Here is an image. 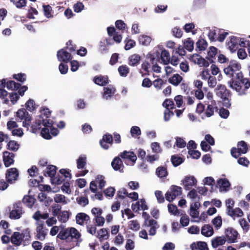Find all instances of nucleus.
Wrapping results in <instances>:
<instances>
[{
  "label": "nucleus",
  "instance_id": "14",
  "mask_svg": "<svg viewBox=\"0 0 250 250\" xmlns=\"http://www.w3.org/2000/svg\"><path fill=\"white\" fill-rule=\"evenodd\" d=\"M217 185L219 187L221 191H228L230 186V183L226 178H220L217 180Z\"/></svg>",
  "mask_w": 250,
  "mask_h": 250
},
{
  "label": "nucleus",
  "instance_id": "28",
  "mask_svg": "<svg viewBox=\"0 0 250 250\" xmlns=\"http://www.w3.org/2000/svg\"><path fill=\"white\" fill-rule=\"evenodd\" d=\"M120 157L123 159H128L133 162H135L137 160V157L133 152L127 151L126 150L121 153Z\"/></svg>",
  "mask_w": 250,
  "mask_h": 250
},
{
  "label": "nucleus",
  "instance_id": "30",
  "mask_svg": "<svg viewBox=\"0 0 250 250\" xmlns=\"http://www.w3.org/2000/svg\"><path fill=\"white\" fill-rule=\"evenodd\" d=\"M6 145V148L10 151L16 152L17 151L20 147V145L18 142L14 140H8Z\"/></svg>",
  "mask_w": 250,
  "mask_h": 250
},
{
  "label": "nucleus",
  "instance_id": "29",
  "mask_svg": "<svg viewBox=\"0 0 250 250\" xmlns=\"http://www.w3.org/2000/svg\"><path fill=\"white\" fill-rule=\"evenodd\" d=\"M43 12L44 16L48 18H53V11L52 7L49 4L46 5L43 4L42 5Z\"/></svg>",
  "mask_w": 250,
  "mask_h": 250
},
{
  "label": "nucleus",
  "instance_id": "44",
  "mask_svg": "<svg viewBox=\"0 0 250 250\" xmlns=\"http://www.w3.org/2000/svg\"><path fill=\"white\" fill-rule=\"evenodd\" d=\"M196 46L200 51H203L207 47L208 43L205 40L200 39L196 42Z\"/></svg>",
  "mask_w": 250,
  "mask_h": 250
},
{
  "label": "nucleus",
  "instance_id": "21",
  "mask_svg": "<svg viewBox=\"0 0 250 250\" xmlns=\"http://www.w3.org/2000/svg\"><path fill=\"white\" fill-rule=\"evenodd\" d=\"M93 81L96 84L100 86H104L109 83L108 78L107 76H95Z\"/></svg>",
  "mask_w": 250,
  "mask_h": 250
},
{
  "label": "nucleus",
  "instance_id": "51",
  "mask_svg": "<svg viewBox=\"0 0 250 250\" xmlns=\"http://www.w3.org/2000/svg\"><path fill=\"white\" fill-rule=\"evenodd\" d=\"M13 78L22 83L26 81V76L24 73H20L17 74H14Z\"/></svg>",
  "mask_w": 250,
  "mask_h": 250
},
{
  "label": "nucleus",
  "instance_id": "20",
  "mask_svg": "<svg viewBox=\"0 0 250 250\" xmlns=\"http://www.w3.org/2000/svg\"><path fill=\"white\" fill-rule=\"evenodd\" d=\"M36 199L32 195H25L23 196L22 202L26 207L31 208L36 202Z\"/></svg>",
  "mask_w": 250,
  "mask_h": 250
},
{
  "label": "nucleus",
  "instance_id": "32",
  "mask_svg": "<svg viewBox=\"0 0 250 250\" xmlns=\"http://www.w3.org/2000/svg\"><path fill=\"white\" fill-rule=\"evenodd\" d=\"M97 237L101 242L104 239H107L108 238V229H101L97 232Z\"/></svg>",
  "mask_w": 250,
  "mask_h": 250
},
{
  "label": "nucleus",
  "instance_id": "57",
  "mask_svg": "<svg viewBox=\"0 0 250 250\" xmlns=\"http://www.w3.org/2000/svg\"><path fill=\"white\" fill-rule=\"evenodd\" d=\"M175 145L177 147L179 148H184L186 146V142L183 138L179 137H176L175 138Z\"/></svg>",
  "mask_w": 250,
  "mask_h": 250
},
{
  "label": "nucleus",
  "instance_id": "19",
  "mask_svg": "<svg viewBox=\"0 0 250 250\" xmlns=\"http://www.w3.org/2000/svg\"><path fill=\"white\" fill-rule=\"evenodd\" d=\"M6 83L4 79L0 81V86L2 88H0V98L4 99V103L7 104L9 102V100L5 99V97L8 95V92L4 89L5 86H6Z\"/></svg>",
  "mask_w": 250,
  "mask_h": 250
},
{
  "label": "nucleus",
  "instance_id": "12",
  "mask_svg": "<svg viewBox=\"0 0 250 250\" xmlns=\"http://www.w3.org/2000/svg\"><path fill=\"white\" fill-rule=\"evenodd\" d=\"M113 137L109 133H106L103 136V138L100 141V144L104 149H107L109 146L107 144L112 145L113 144Z\"/></svg>",
  "mask_w": 250,
  "mask_h": 250
},
{
  "label": "nucleus",
  "instance_id": "37",
  "mask_svg": "<svg viewBox=\"0 0 250 250\" xmlns=\"http://www.w3.org/2000/svg\"><path fill=\"white\" fill-rule=\"evenodd\" d=\"M139 42L143 45H148L151 41V38L145 35H141L139 37Z\"/></svg>",
  "mask_w": 250,
  "mask_h": 250
},
{
  "label": "nucleus",
  "instance_id": "50",
  "mask_svg": "<svg viewBox=\"0 0 250 250\" xmlns=\"http://www.w3.org/2000/svg\"><path fill=\"white\" fill-rule=\"evenodd\" d=\"M93 221L96 223V225L99 227H102L104 225L105 222V219L104 217L101 216H95Z\"/></svg>",
  "mask_w": 250,
  "mask_h": 250
},
{
  "label": "nucleus",
  "instance_id": "55",
  "mask_svg": "<svg viewBox=\"0 0 250 250\" xmlns=\"http://www.w3.org/2000/svg\"><path fill=\"white\" fill-rule=\"evenodd\" d=\"M173 36L177 38H180L182 37L183 31L179 27H175L171 30Z\"/></svg>",
  "mask_w": 250,
  "mask_h": 250
},
{
  "label": "nucleus",
  "instance_id": "47",
  "mask_svg": "<svg viewBox=\"0 0 250 250\" xmlns=\"http://www.w3.org/2000/svg\"><path fill=\"white\" fill-rule=\"evenodd\" d=\"M171 161L174 167H177L183 162V159L176 155H172L171 158Z\"/></svg>",
  "mask_w": 250,
  "mask_h": 250
},
{
  "label": "nucleus",
  "instance_id": "49",
  "mask_svg": "<svg viewBox=\"0 0 250 250\" xmlns=\"http://www.w3.org/2000/svg\"><path fill=\"white\" fill-rule=\"evenodd\" d=\"M168 210L170 213H172L175 215H180L179 210L178 209L176 205H174L173 204H168ZM182 215V214H180V215Z\"/></svg>",
  "mask_w": 250,
  "mask_h": 250
},
{
  "label": "nucleus",
  "instance_id": "63",
  "mask_svg": "<svg viewBox=\"0 0 250 250\" xmlns=\"http://www.w3.org/2000/svg\"><path fill=\"white\" fill-rule=\"evenodd\" d=\"M26 109L32 111L35 109V102L33 100L29 99L25 104Z\"/></svg>",
  "mask_w": 250,
  "mask_h": 250
},
{
  "label": "nucleus",
  "instance_id": "60",
  "mask_svg": "<svg viewBox=\"0 0 250 250\" xmlns=\"http://www.w3.org/2000/svg\"><path fill=\"white\" fill-rule=\"evenodd\" d=\"M125 49L126 50H129L131 48L133 47L135 44V42L131 39H128L126 38L125 40Z\"/></svg>",
  "mask_w": 250,
  "mask_h": 250
},
{
  "label": "nucleus",
  "instance_id": "4",
  "mask_svg": "<svg viewBox=\"0 0 250 250\" xmlns=\"http://www.w3.org/2000/svg\"><path fill=\"white\" fill-rule=\"evenodd\" d=\"M24 213L21 203L19 201L13 204V208L9 213V218L11 219L17 220L21 217Z\"/></svg>",
  "mask_w": 250,
  "mask_h": 250
},
{
  "label": "nucleus",
  "instance_id": "6",
  "mask_svg": "<svg viewBox=\"0 0 250 250\" xmlns=\"http://www.w3.org/2000/svg\"><path fill=\"white\" fill-rule=\"evenodd\" d=\"M170 191H167L165 194V198L167 201L171 202L176 197L180 196L182 193V188L175 185H172L170 188Z\"/></svg>",
  "mask_w": 250,
  "mask_h": 250
},
{
  "label": "nucleus",
  "instance_id": "62",
  "mask_svg": "<svg viewBox=\"0 0 250 250\" xmlns=\"http://www.w3.org/2000/svg\"><path fill=\"white\" fill-rule=\"evenodd\" d=\"M156 57H158V55H155L154 54H152L149 53L147 55L146 59L149 60V62L152 64L154 65L156 63H157L159 61V59L156 58Z\"/></svg>",
  "mask_w": 250,
  "mask_h": 250
},
{
  "label": "nucleus",
  "instance_id": "56",
  "mask_svg": "<svg viewBox=\"0 0 250 250\" xmlns=\"http://www.w3.org/2000/svg\"><path fill=\"white\" fill-rule=\"evenodd\" d=\"M124 190V194L126 195L129 198L132 199L133 201H136L138 199V194L136 192H133L128 193L126 189L125 188H123Z\"/></svg>",
  "mask_w": 250,
  "mask_h": 250
},
{
  "label": "nucleus",
  "instance_id": "26",
  "mask_svg": "<svg viewBox=\"0 0 250 250\" xmlns=\"http://www.w3.org/2000/svg\"><path fill=\"white\" fill-rule=\"evenodd\" d=\"M22 242L24 246H26L29 244L30 240V233L28 229L23 230L21 233Z\"/></svg>",
  "mask_w": 250,
  "mask_h": 250
},
{
  "label": "nucleus",
  "instance_id": "17",
  "mask_svg": "<svg viewBox=\"0 0 250 250\" xmlns=\"http://www.w3.org/2000/svg\"><path fill=\"white\" fill-rule=\"evenodd\" d=\"M76 221L78 224L83 225L84 222L87 223V221H90L89 216L85 213H78L76 216Z\"/></svg>",
  "mask_w": 250,
  "mask_h": 250
},
{
  "label": "nucleus",
  "instance_id": "59",
  "mask_svg": "<svg viewBox=\"0 0 250 250\" xmlns=\"http://www.w3.org/2000/svg\"><path fill=\"white\" fill-rule=\"evenodd\" d=\"M41 134L42 136L45 139L49 140L52 138L49 129L46 127H44L42 129Z\"/></svg>",
  "mask_w": 250,
  "mask_h": 250
},
{
  "label": "nucleus",
  "instance_id": "27",
  "mask_svg": "<svg viewBox=\"0 0 250 250\" xmlns=\"http://www.w3.org/2000/svg\"><path fill=\"white\" fill-rule=\"evenodd\" d=\"M11 242L16 246H20L22 243L21 233L14 232L11 236Z\"/></svg>",
  "mask_w": 250,
  "mask_h": 250
},
{
  "label": "nucleus",
  "instance_id": "18",
  "mask_svg": "<svg viewBox=\"0 0 250 250\" xmlns=\"http://www.w3.org/2000/svg\"><path fill=\"white\" fill-rule=\"evenodd\" d=\"M227 241L224 236H217L211 240V245L213 248H217L219 246H223Z\"/></svg>",
  "mask_w": 250,
  "mask_h": 250
},
{
  "label": "nucleus",
  "instance_id": "9",
  "mask_svg": "<svg viewBox=\"0 0 250 250\" xmlns=\"http://www.w3.org/2000/svg\"><path fill=\"white\" fill-rule=\"evenodd\" d=\"M57 58L59 61L67 63L72 58L70 53L65 48H62L57 52Z\"/></svg>",
  "mask_w": 250,
  "mask_h": 250
},
{
  "label": "nucleus",
  "instance_id": "61",
  "mask_svg": "<svg viewBox=\"0 0 250 250\" xmlns=\"http://www.w3.org/2000/svg\"><path fill=\"white\" fill-rule=\"evenodd\" d=\"M59 172L62 177L64 178V179L65 178L67 181L71 179V174L68 170L62 168L59 170Z\"/></svg>",
  "mask_w": 250,
  "mask_h": 250
},
{
  "label": "nucleus",
  "instance_id": "42",
  "mask_svg": "<svg viewBox=\"0 0 250 250\" xmlns=\"http://www.w3.org/2000/svg\"><path fill=\"white\" fill-rule=\"evenodd\" d=\"M237 147L239 151L242 154H246L248 150V146L247 144L244 141L239 142L237 144Z\"/></svg>",
  "mask_w": 250,
  "mask_h": 250
},
{
  "label": "nucleus",
  "instance_id": "35",
  "mask_svg": "<svg viewBox=\"0 0 250 250\" xmlns=\"http://www.w3.org/2000/svg\"><path fill=\"white\" fill-rule=\"evenodd\" d=\"M161 59L164 64H167L170 60L169 52L165 49L163 50L161 54Z\"/></svg>",
  "mask_w": 250,
  "mask_h": 250
},
{
  "label": "nucleus",
  "instance_id": "48",
  "mask_svg": "<svg viewBox=\"0 0 250 250\" xmlns=\"http://www.w3.org/2000/svg\"><path fill=\"white\" fill-rule=\"evenodd\" d=\"M49 214L48 213L42 214L39 210L37 211L33 215V218L36 220H39L40 219H46L48 218Z\"/></svg>",
  "mask_w": 250,
  "mask_h": 250
},
{
  "label": "nucleus",
  "instance_id": "52",
  "mask_svg": "<svg viewBox=\"0 0 250 250\" xmlns=\"http://www.w3.org/2000/svg\"><path fill=\"white\" fill-rule=\"evenodd\" d=\"M212 223L213 224L216 229H219L222 224V220L221 217L218 216L214 218L212 220Z\"/></svg>",
  "mask_w": 250,
  "mask_h": 250
},
{
  "label": "nucleus",
  "instance_id": "33",
  "mask_svg": "<svg viewBox=\"0 0 250 250\" xmlns=\"http://www.w3.org/2000/svg\"><path fill=\"white\" fill-rule=\"evenodd\" d=\"M104 96H105L106 99L108 97H111L114 94L116 89L114 87L111 85H109L107 87L104 88Z\"/></svg>",
  "mask_w": 250,
  "mask_h": 250
},
{
  "label": "nucleus",
  "instance_id": "10",
  "mask_svg": "<svg viewBox=\"0 0 250 250\" xmlns=\"http://www.w3.org/2000/svg\"><path fill=\"white\" fill-rule=\"evenodd\" d=\"M15 154L12 152L5 151L3 152V161L5 167H7L14 164Z\"/></svg>",
  "mask_w": 250,
  "mask_h": 250
},
{
  "label": "nucleus",
  "instance_id": "16",
  "mask_svg": "<svg viewBox=\"0 0 250 250\" xmlns=\"http://www.w3.org/2000/svg\"><path fill=\"white\" fill-rule=\"evenodd\" d=\"M111 166L115 170L123 172V163L119 157H116L113 159L111 162Z\"/></svg>",
  "mask_w": 250,
  "mask_h": 250
},
{
  "label": "nucleus",
  "instance_id": "38",
  "mask_svg": "<svg viewBox=\"0 0 250 250\" xmlns=\"http://www.w3.org/2000/svg\"><path fill=\"white\" fill-rule=\"evenodd\" d=\"M216 105L214 100L211 101V104H208L206 110L205 115L207 117H210L214 114V106Z\"/></svg>",
  "mask_w": 250,
  "mask_h": 250
},
{
  "label": "nucleus",
  "instance_id": "23",
  "mask_svg": "<svg viewBox=\"0 0 250 250\" xmlns=\"http://www.w3.org/2000/svg\"><path fill=\"white\" fill-rule=\"evenodd\" d=\"M214 230L211 226L209 224L204 225L201 229V234L206 236L209 237L213 234Z\"/></svg>",
  "mask_w": 250,
  "mask_h": 250
},
{
  "label": "nucleus",
  "instance_id": "11",
  "mask_svg": "<svg viewBox=\"0 0 250 250\" xmlns=\"http://www.w3.org/2000/svg\"><path fill=\"white\" fill-rule=\"evenodd\" d=\"M37 239L43 240L47 233V229L43 228V222H40L37 224L36 228Z\"/></svg>",
  "mask_w": 250,
  "mask_h": 250
},
{
  "label": "nucleus",
  "instance_id": "41",
  "mask_svg": "<svg viewBox=\"0 0 250 250\" xmlns=\"http://www.w3.org/2000/svg\"><path fill=\"white\" fill-rule=\"evenodd\" d=\"M141 67L142 69L146 72L145 73L143 74L142 71H140L142 77H144L145 75H148L149 74V69L150 67V64L149 61L145 60L142 64Z\"/></svg>",
  "mask_w": 250,
  "mask_h": 250
},
{
  "label": "nucleus",
  "instance_id": "36",
  "mask_svg": "<svg viewBox=\"0 0 250 250\" xmlns=\"http://www.w3.org/2000/svg\"><path fill=\"white\" fill-rule=\"evenodd\" d=\"M70 213L67 211H61L59 215L57 216L59 221L65 223L69 219Z\"/></svg>",
  "mask_w": 250,
  "mask_h": 250
},
{
  "label": "nucleus",
  "instance_id": "34",
  "mask_svg": "<svg viewBox=\"0 0 250 250\" xmlns=\"http://www.w3.org/2000/svg\"><path fill=\"white\" fill-rule=\"evenodd\" d=\"M183 80V78L178 74H175L168 79V82L172 84L177 86Z\"/></svg>",
  "mask_w": 250,
  "mask_h": 250
},
{
  "label": "nucleus",
  "instance_id": "22",
  "mask_svg": "<svg viewBox=\"0 0 250 250\" xmlns=\"http://www.w3.org/2000/svg\"><path fill=\"white\" fill-rule=\"evenodd\" d=\"M17 117L21 120L24 119L26 121H31L32 119L31 117L24 108L20 109L17 112Z\"/></svg>",
  "mask_w": 250,
  "mask_h": 250
},
{
  "label": "nucleus",
  "instance_id": "5",
  "mask_svg": "<svg viewBox=\"0 0 250 250\" xmlns=\"http://www.w3.org/2000/svg\"><path fill=\"white\" fill-rule=\"evenodd\" d=\"M86 157L85 155H82L77 160V167L79 169H83L76 173V177L83 176L88 172V170L86 169Z\"/></svg>",
  "mask_w": 250,
  "mask_h": 250
},
{
  "label": "nucleus",
  "instance_id": "40",
  "mask_svg": "<svg viewBox=\"0 0 250 250\" xmlns=\"http://www.w3.org/2000/svg\"><path fill=\"white\" fill-rule=\"evenodd\" d=\"M228 214L232 217H241L243 215V212L240 208H236L229 210Z\"/></svg>",
  "mask_w": 250,
  "mask_h": 250
},
{
  "label": "nucleus",
  "instance_id": "46",
  "mask_svg": "<svg viewBox=\"0 0 250 250\" xmlns=\"http://www.w3.org/2000/svg\"><path fill=\"white\" fill-rule=\"evenodd\" d=\"M120 75L122 77H126L129 72V69L126 65H122L118 68Z\"/></svg>",
  "mask_w": 250,
  "mask_h": 250
},
{
  "label": "nucleus",
  "instance_id": "25",
  "mask_svg": "<svg viewBox=\"0 0 250 250\" xmlns=\"http://www.w3.org/2000/svg\"><path fill=\"white\" fill-rule=\"evenodd\" d=\"M141 61V57L139 54H134L128 58V64L131 66H137Z\"/></svg>",
  "mask_w": 250,
  "mask_h": 250
},
{
  "label": "nucleus",
  "instance_id": "7",
  "mask_svg": "<svg viewBox=\"0 0 250 250\" xmlns=\"http://www.w3.org/2000/svg\"><path fill=\"white\" fill-rule=\"evenodd\" d=\"M19 172L18 169L15 167L8 169L5 174L6 181L10 184H13L17 180Z\"/></svg>",
  "mask_w": 250,
  "mask_h": 250
},
{
  "label": "nucleus",
  "instance_id": "31",
  "mask_svg": "<svg viewBox=\"0 0 250 250\" xmlns=\"http://www.w3.org/2000/svg\"><path fill=\"white\" fill-rule=\"evenodd\" d=\"M46 169V171L44 172V176H49L52 180L56 174L57 167L53 165H50L47 167Z\"/></svg>",
  "mask_w": 250,
  "mask_h": 250
},
{
  "label": "nucleus",
  "instance_id": "53",
  "mask_svg": "<svg viewBox=\"0 0 250 250\" xmlns=\"http://www.w3.org/2000/svg\"><path fill=\"white\" fill-rule=\"evenodd\" d=\"M163 105L164 107H166L167 109H168L169 108L171 109H173L174 108V102L172 99H166L163 103Z\"/></svg>",
  "mask_w": 250,
  "mask_h": 250
},
{
  "label": "nucleus",
  "instance_id": "1",
  "mask_svg": "<svg viewBox=\"0 0 250 250\" xmlns=\"http://www.w3.org/2000/svg\"><path fill=\"white\" fill-rule=\"evenodd\" d=\"M241 68L240 63L235 60H231L229 65L224 69V71L227 75L231 78L228 82L229 87L242 96L246 94V91L250 87V81L244 78L240 71Z\"/></svg>",
  "mask_w": 250,
  "mask_h": 250
},
{
  "label": "nucleus",
  "instance_id": "43",
  "mask_svg": "<svg viewBox=\"0 0 250 250\" xmlns=\"http://www.w3.org/2000/svg\"><path fill=\"white\" fill-rule=\"evenodd\" d=\"M128 228L133 231H138L140 228V224L137 220H131L128 222Z\"/></svg>",
  "mask_w": 250,
  "mask_h": 250
},
{
  "label": "nucleus",
  "instance_id": "39",
  "mask_svg": "<svg viewBox=\"0 0 250 250\" xmlns=\"http://www.w3.org/2000/svg\"><path fill=\"white\" fill-rule=\"evenodd\" d=\"M21 86L19 83H16L14 81H8L6 83V87L9 90H17Z\"/></svg>",
  "mask_w": 250,
  "mask_h": 250
},
{
  "label": "nucleus",
  "instance_id": "3",
  "mask_svg": "<svg viewBox=\"0 0 250 250\" xmlns=\"http://www.w3.org/2000/svg\"><path fill=\"white\" fill-rule=\"evenodd\" d=\"M215 91L217 96L221 99L223 105L227 108H229L231 105L230 102L231 96V91L227 88L225 85L222 84H219Z\"/></svg>",
  "mask_w": 250,
  "mask_h": 250
},
{
  "label": "nucleus",
  "instance_id": "15",
  "mask_svg": "<svg viewBox=\"0 0 250 250\" xmlns=\"http://www.w3.org/2000/svg\"><path fill=\"white\" fill-rule=\"evenodd\" d=\"M229 41L228 42L229 49L231 52L235 51L238 47L239 38L232 36L229 38Z\"/></svg>",
  "mask_w": 250,
  "mask_h": 250
},
{
  "label": "nucleus",
  "instance_id": "24",
  "mask_svg": "<svg viewBox=\"0 0 250 250\" xmlns=\"http://www.w3.org/2000/svg\"><path fill=\"white\" fill-rule=\"evenodd\" d=\"M167 168L164 166L158 167L156 169V174L160 179H164L168 175Z\"/></svg>",
  "mask_w": 250,
  "mask_h": 250
},
{
  "label": "nucleus",
  "instance_id": "58",
  "mask_svg": "<svg viewBox=\"0 0 250 250\" xmlns=\"http://www.w3.org/2000/svg\"><path fill=\"white\" fill-rule=\"evenodd\" d=\"M96 181L99 184V188L102 189L104 187L105 181L104 180V177L102 175H98L96 178Z\"/></svg>",
  "mask_w": 250,
  "mask_h": 250
},
{
  "label": "nucleus",
  "instance_id": "54",
  "mask_svg": "<svg viewBox=\"0 0 250 250\" xmlns=\"http://www.w3.org/2000/svg\"><path fill=\"white\" fill-rule=\"evenodd\" d=\"M52 213L54 216H58L61 212V206L59 204H54L52 206Z\"/></svg>",
  "mask_w": 250,
  "mask_h": 250
},
{
  "label": "nucleus",
  "instance_id": "13",
  "mask_svg": "<svg viewBox=\"0 0 250 250\" xmlns=\"http://www.w3.org/2000/svg\"><path fill=\"white\" fill-rule=\"evenodd\" d=\"M183 183L184 188L188 190L196 184L197 181L194 176H187L183 181Z\"/></svg>",
  "mask_w": 250,
  "mask_h": 250
},
{
  "label": "nucleus",
  "instance_id": "2",
  "mask_svg": "<svg viewBox=\"0 0 250 250\" xmlns=\"http://www.w3.org/2000/svg\"><path fill=\"white\" fill-rule=\"evenodd\" d=\"M81 234L74 228L65 229L61 230L58 234L57 237L63 240L64 244H67L65 250H70L76 246H79L82 242Z\"/></svg>",
  "mask_w": 250,
  "mask_h": 250
},
{
  "label": "nucleus",
  "instance_id": "8",
  "mask_svg": "<svg viewBox=\"0 0 250 250\" xmlns=\"http://www.w3.org/2000/svg\"><path fill=\"white\" fill-rule=\"evenodd\" d=\"M225 237L228 239V241L229 243H235L239 235L237 231L232 228L226 229L225 231Z\"/></svg>",
  "mask_w": 250,
  "mask_h": 250
},
{
  "label": "nucleus",
  "instance_id": "45",
  "mask_svg": "<svg viewBox=\"0 0 250 250\" xmlns=\"http://www.w3.org/2000/svg\"><path fill=\"white\" fill-rule=\"evenodd\" d=\"M184 45L185 48L189 51H191L193 49L194 42L190 38L184 42Z\"/></svg>",
  "mask_w": 250,
  "mask_h": 250
},
{
  "label": "nucleus",
  "instance_id": "64",
  "mask_svg": "<svg viewBox=\"0 0 250 250\" xmlns=\"http://www.w3.org/2000/svg\"><path fill=\"white\" fill-rule=\"evenodd\" d=\"M77 203L82 205L83 207H85L88 204L89 201L87 197H78L76 199Z\"/></svg>",
  "mask_w": 250,
  "mask_h": 250
}]
</instances>
